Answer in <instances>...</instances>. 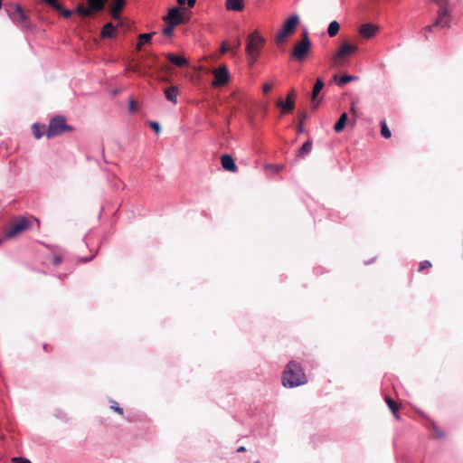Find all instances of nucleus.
Here are the masks:
<instances>
[{"label":"nucleus","instance_id":"1","mask_svg":"<svg viewBox=\"0 0 463 463\" xmlns=\"http://www.w3.org/2000/svg\"><path fill=\"white\" fill-rule=\"evenodd\" d=\"M307 378L299 364L289 362L282 375V384L286 388H294L305 384Z\"/></svg>","mask_w":463,"mask_h":463},{"label":"nucleus","instance_id":"2","mask_svg":"<svg viewBox=\"0 0 463 463\" xmlns=\"http://www.w3.org/2000/svg\"><path fill=\"white\" fill-rule=\"evenodd\" d=\"M265 39L260 36L258 31H254L247 37L245 52L250 66H253L258 60L260 52L263 48Z\"/></svg>","mask_w":463,"mask_h":463},{"label":"nucleus","instance_id":"3","mask_svg":"<svg viewBox=\"0 0 463 463\" xmlns=\"http://www.w3.org/2000/svg\"><path fill=\"white\" fill-rule=\"evenodd\" d=\"M72 130L73 128L66 123L65 118L57 116L50 120L48 128L45 132V136L48 138H52L56 136L61 135L64 132Z\"/></svg>","mask_w":463,"mask_h":463},{"label":"nucleus","instance_id":"4","mask_svg":"<svg viewBox=\"0 0 463 463\" xmlns=\"http://www.w3.org/2000/svg\"><path fill=\"white\" fill-rule=\"evenodd\" d=\"M300 19L298 14L291 15L288 18L282 29L276 34L275 42L277 43H284L290 35H292L299 24Z\"/></svg>","mask_w":463,"mask_h":463},{"label":"nucleus","instance_id":"5","mask_svg":"<svg viewBox=\"0 0 463 463\" xmlns=\"http://www.w3.org/2000/svg\"><path fill=\"white\" fill-rule=\"evenodd\" d=\"M310 51L311 42L308 37V33L304 31L302 33V39L294 45L291 56L293 59L301 61L306 59Z\"/></svg>","mask_w":463,"mask_h":463},{"label":"nucleus","instance_id":"6","mask_svg":"<svg viewBox=\"0 0 463 463\" xmlns=\"http://www.w3.org/2000/svg\"><path fill=\"white\" fill-rule=\"evenodd\" d=\"M30 221L26 218H19L17 220H14L9 223V225L5 230V237L6 239H12L25 230H27L30 226Z\"/></svg>","mask_w":463,"mask_h":463},{"label":"nucleus","instance_id":"7","mask_svg":"<svg viewBox=\"0 0 463 463\" xmlns=\"http://www.w3.org/2000/svg\"><path fill=\"white\" fill-rule=\"evenodd\" d=\"M88 7L83 4H79L76 8V13L82 16H91L93 13L100 12L104 9L107 0H87Z\"/></svg>","mask_w":463,"mask_h":463},{"label":"nucleus","instance_id":"8","mask_svg":"<svg viewBox=\"0 0 463 463\" xmlns=\"http://www.w3.org/2000/svg\"><path fill=\"white\" fill-rule=\"evenodd\" d=\"M357 51V46L348 42H343L340 45L339 50L335 52L333 57V61L335 65L340 66L344 64V60L354 53Z\"/></svg>","mask_w":463,"mask_h":463},{"label":"nucleus","instance_id":"9","mask_svg":"<svg viewBox=\"0 0 463 463\" xmlns=\"http://www.w3.org/2000/svg\"><path fill=\"white\" fill-rule=\"evenodd\" d=\"M213 80L212 86L220 88L227 85L230 81V73L225 65L220 66L217 69L213 70Z\"/></svg>","mask_w":463,"mask_h":463},{"label":"nucleus","instance_id":"10","mask_svg":"<svg viewBox=\"0 0 463 463\" xmlns=\"http://www.w3.org/2000/svg\"><path fill=\"white\" fill-rule=\"evenodd\" d=\"M187 19L185 12H181L178 7L169 9L167 15L164 17L165 22L172 25L184 24Z\"/></svg>","mask_w":463,"mask_h":463},{"label":"nucleus","instance_id":"11","mask_svg":"<svg viewBox=\"0 0 463 463\" xmlns=\"http://www.w3.org/2000/svg\"><path fill=\"white\" fill-rule=\"evenodd\" d=\"M433 26L439 28H449L450 26V12L446 5L439 6Z\"/></svg>","mask_w":463,"mask_h":463},{"label":"nucleus","instance_id":"12","mask_svg":"<svg viewBox=\"0 0 463 463\" xmlns=\"http://www.w3.org/2000/svg\"><path fill=\"white\" fill-rule=\"evenodd\" d=\"M6 12L9 15V17L15 23L25 25L27 22V17L24 14L22 7L20 5H10L6 8Z\"/></svg>","mask_w":463,"mask_h":463},{"label":"nucleus","instance_id":"13","mask_svg":"<svg viewBox=\"0 0 463 463\" xmlns=\"http://www.w3.org/2000/svg\"><path fill=\"white\" fill-rule=\"evenodd\" d=\"M378 27L372 24H364L360 26L359 33L365 39H370L376 34Z\"/></svg>","mask_w":463,"mask_h":463},{"label":"nucleus","instance_id":"14","mask_svg":"<svg viewBox=\"0 0 463 463\" xmlns=\"http://www.w3.org/2000/svg\"><path fill=\"white\" fill-rule=\"evenodd\" d=\"M323 88H324V82H323L322 79L318 78L313 87V90L311 93V102H312V107L314 109H316L318 107V101L317 100V98Z\"/></svg>","mask_w":463,"mask_h":463},{"label":"nucleus","instance_id":"15","mask_svg":"<svg viewBox=\"0 0 463 463\" xmlns=\"http://www.w3.org/2000/svg\"><path fill=\"white\" fill-rule=\"evenodd\" d=\"M110 14L114 19H119L120 13L125 7L126 0H111Z\"/></svg>","mask_w":463,"mask_h":463},{"label":"nucleus","instance_id":"16","mask_svg":"<svg viewBox=\"0 0 463 463\" xmlns=\"http://www.w3.org/2000/svg\"><path fill=\"white\" fill-rule=\"evenodd\" d=\"M165 57L168 61L179 68L188 65V61L183 56L175 55L174 53H165Z\"/></svg>","mask_w":463,"mask_h":463},{"label":"nucleus","instance_id":"17","mask_svg":"<svg viewBox=\"0 0 463 463\" xmlns=\"http://www.w3.org/2000/svg\"><path fill=\"white\" fill-rule=\"evenodd\" d=\"M118 30L112 23H107L101 29V38H114L117 36Z\"/></svg>","mask_w":463,"mask_h":463},{"label":"nucleus","instance_id":"18","mask_svg":"<svg viewBox=\"0 0 463 463\" xmlns=\"http://www.w3.org/2000/svg\"><path fill=\"white\" fill-rule=\"evenodd\" d=\"M221 163L222 167L227 171L235 172L237 170L234 159L230 155L222 156Z\"/></svg>","mask_w":463,"mask_h":463},{"label":"nucleus","instance_id":"19","mask_svg":"<svg viewBox=\"0 0 463 463\" xmlns=\"http://www.w3.org/2000/svg\"><path fill=\"white\" fill-rule=\"evenodd\" d=\"M225 7L229 11L241 12L244 9V0H226Z\"/></svg>","mask_w":463,"mask_h":463},{"label":"nucleus","instance_id":"20","mask_svg":"<svg viewBox=\"0 0 463 463\" xmlns=\"http://www.w3.org/2000/svg\"><path fill=\"white\" fill-rule=\"evenodd\" d=\"M178 94H179V90L176 86H171V87L165 89V99L174 104L177 103Z\"/></svg>","mask_w":463,"mask_h":463},{"label":"nucleus","instance_id":"21","mask_svg":"<svg viewBox=\"0 0 463 463\" xmlns=\"http://www.w3.org/2000/svg\"><path fill=\"white\" fill-rule=\"evenodd\" d=\"M276 105L279 108H281L284 112H290L293 110L295 103L294 100L291 99V96H288L286 101L279 99Z\"/></svg>","mask_w":463,"mask_h":463},{"label":"nucleus","instance_id":"22","mask_svg":"<svg viewBox=\"0 0 463 463\" xmlns=\"http://www.w3.org/2000/svg\"><path fill=\"white\" fill-rule=\"evenodd\" d=\"M347 119H348V117H347V114L345 112L343 113L339 119L336 121V123L335 124L334 126V130L336 132V133H340L344 130L345 125H346V122H347Z\"/></svg>","mask_w":463,"mask_h":463},{"label":"nucleus","instance_id":"23","mask_svg":"<svg viewBox=\"0 0 463 463\" xmlns=\"http://www.w3.org/2000/svg\"><path fill=\"white\" fill-rule=\"evenodd\" d=\"M312 142L310 140H307V142H305L302 146L298 149V156L299 157H303L305 156L306 155H307L308 153H310V151L312 150Z\"/></svg>","mask_w":463,"mask_h":463},{"label":"nucleus","instance_id":"24","mask_svg":"<svg viewBox=\"0 0 463 463\" xmlns=\"http://www.w3.org/2000/svg\"><path fill=\"white\" fill-rule=\"evenodd\" d=\"M339 29H340L339 23L336 21H333L328 25L327 33L330 37H335L338 33Z\"/></svg>","mask_w":463,"mask_h":463},{"label":"nucleus","instance_id":"25","mask_svg":"<svg viewBox=\"0 0 463 463\" xmlns=\"http://www.w3.org/2000/svg\"><path fill=\"white\" fill-rule=\"evenodd\" d=\"M307 118V113L306 111H301L298 114L299 124L297 128L298 133H302L304 131V122Z\"/></svg>","mask_w":463,"mask_h":463},{"label":"nucleus","instance_id":"26","mask_svg":"<svg viewBox=\"0 0 463 463\" xmlns=\"http://www.w3.org/2000/svg\"><path fill=\"white\" fill-rule=\"evenodd\" d=\"M153 33H142L138 36V43H137V49L139 50L141 46L145 43H147L150 42L152 38Z\"/></svg>","mask_w":463,"mask_h":463},{"label":"nucleus","instance_id":"27","mask_svg":"<svg viewBox=\"0 0 463 463\" xmlns=\"http://www.w3.org/2000/svg\"><path fill=\"white\" fill-rule=\"evenodd\" d=\"M43 128H44V126H41L39 124H33V133L35 138L39 139L41 138L45 133L43 132Z\"/></svg>","mask_w":463,"mask_h":463},{"label":"nucleus","instance_id":"28","mask_svg":"<svg viewBox=\"0 0 463 463\" xmlns=\"http://www.w3.org/2000/svg\"><path fill=\"white\" fill-rule=\"evenodd\" d=\"M381 135L384 138H390L392 136V133H391L390 129L388 128L385 121L381 122Z\"/></svg>","mask_w":463,"mask_h":463},{"label":"nucleus","instance_id":"29","mask_svg":"<svg viewBox=\"0 0 463 463\" xmlns=\"http://www.w3.org/2000/svg\"><path fill=\"white\" fill-rule=\"evenodd\" d=\"M386 402H387L390 410L392 411L394 417L396 419H399V415L397 414V410H398L397 404L389 397L386 398Z\"/></svg>","mask_w":463,"mask_h":463},{"label":"nucleus","instance_id":"30","mask_svg":"<svg viewBox=\"0 0 463 463\" xmlns=\"http://www.w3.org/2000/svg\"><path fill=\"white\" fill-rule=\"evenodd\" d=\"M335 79L337 80V83L339 86H343V85L350 82L351 80H353L354 79V77H353L351 75H344V76L340 77L339 79H337V77L335 76Z\"/></svg>","mask_w":463,"mask_h":463},{"label":"nucleus","instance_id":"31","mask_svg":"<svg viewBox=\"0 0 463 463\" xmlns=\"http://www.w3.org/2000/svg\"><path fill=\"white\" fill-rule=\"evenodd\" d=\"M241 44V43L240 38H236L232 46H230V52H232V55H235L237 53V51L240 49Z\"/></svg>","mask_w":463,"mask_h":463},{"label":"nucleus","instance_id":"32","mask_svg":"<svg viewBox=\"0 0 463 463\" xmlns=\"http://www.w3.org/2000/svg\"><path fill=\"white\" fill-rule=\"evenodd\" d=\"M175 26V25H172L171 24H167V26L165 27L164 30H163V34L165 36H167V37L171 36L173 34L174 27Z\"/></svg>","mask_w":463,"mask_h":463},{"label":"nucleus","instance_id":"33","mask_svg":"<svg viewBox=\"0 0 463 463\" xmlns=\"http://www.w3.org/2000/svg\"><path fill=\"white\" fill-rule=\"evenodd\" d=\"M45 4L52 6L53 9H61V5H60L57 0H43Z\"/></svg>","mask_w":463,"mask_h":463},{"label":"nucleus","instance_id":"34","mask_svg":"<svg viewBox=\"0 0 463 463\" xmlns=\"http://www.w3.org/2000/svg\"><path fill=\"white\" fill-rule=\"evenodd\" d=\"M195 2L196 0H177V4L180 5V6H183L185 4H187V5L189 7H194V5H195Z\"/></svg>","mask_w":463,"mask_h":463},{"label":"nucleus","instance_id":"35","mask_svg":"<svg viewBox=\"0 0 463 463\" xmlns=\"http://www.w3.org/2000/svg\"><path fill=\"white\" fill-rule=\"evenodd\" d=\"M55 10L57 12H60L63 15V17H65V18H70L71 16V14H72V11L65 9L62 6H61V9H55Z\"/></svg>","mask_w":463,"mask_h":463},{"label":"nucleus","instance_id":"36","mask_svg":"<svg viewBox=\"0 0 463 463\" xmlns=\"http://www.w3.org/2000/svg\"><path fill=\"white\" fill-rule=\"evenodd\" d=\"M149 126L156 134L161 132V127L157 122L152 121L149 123Z\"/></svg>","mask_w":463,"mask_h":463},{"label":"nucleus","instance_id":"37","mask_svg":"<svg viewBox=\"0 0 463 463\" xmlns=\"http://www.w3.org/2000/svg\"><path fill=\"white\" fill-rule=\"evenodd\" d=\"M431 267V263L429 260H424L420 263L419 270L422 271Z\"/></svg>","mask_w":463,"mask_h":463},{"label":"nucleus","instance_id":"38","mask_svg":"<svg viewBox=\"0 0 463 463\" xmlns=\"http://www.w3.org/2000/svg\"><path fill=\"white\" fill-rule=\"evenodd\" d=\"M110 409L118 412L119 415H123V409L119 407L117 402H114V404L110 406Z\"/></svg>","mask_w":463,"mask_h":463},{"label":"nucleus","instance_id":"39","mask_svg":"<svg viewBox=\"0 0 463 463\" xmlns=\"http://www.w3.org/2000/svg\"><path fill=\"white\" fill-rule=\"evenodd\" d=\"M433 27H434L433 24H431V25H427L422 29L423 35L426 39L428 38V33L432 32Z\"/></svg>","mask_w":463,"mask_h":463},{"label":"nucleus","instance_id":"40","mask_svg":"<svg viewBox=\"0 0 463 463\" xmlns=\"http://www.w3.org/2000/svg\"><path fill=\"white\" fill-rule=\"evenodd\" d=\"M273 86L271 83L266 82L263 84L262 90L264 94L269 93L272 90Z\"/></svg>","mask_w":463,"mask_h":463},{"label":"nucleus","instance_id":"41","mask_svg":"<svg viewBox=\"0 0 463 463\" xmlns=\"http://www.w3.org/2000/svg\"><path fill=\"white\" fill-rule=\"evenodd\" d=\"M62 261V257L60 255H54L52 259V264L58 266Z\"/></svg>","mask_w":463,"mask_h":463},{"label":"nucleus","instance_id":"42","mask_svg":"<svg viewBox=\"0 0 463 463\" xmlns=\"http://www.w3.org/2000/svg\"><path fill=\"white\" fill-rule=\"evenodd\" d=\"M12 460L14 463H32L29 459L24 458H13Z\"/></svg>","mask_w":463,"mask_h":463},{"label":"nucleus","instance_id":"43","mask_svg":"<svg viewBox=\"0 0 463 463\" xmlns=\"http://www.w3.org/2000/svg\"><path fill=\"white\" fill-rule=\"evenodd\" d=\"M228 51H230V47L227 45L226 43H222V45H221V48H220V53L221 54H224Z\"/></svg>","mask_w":463,"mask_h":463},{"label":"nucleus","instance_id":"44","mask_svg":"<svg viewBox=\"0 0 463 463\" xmlns=\"http://www.w3.org/2000/svg\"><path fill=\"white\" fill-rule=\"evenodd\" d=\"M136 108H137V103L134 99H131L129 101V106H128V109L130 112H134L136 110Z\"/></svg>","mask_w":463,"mask_h":463},{"label":"nucleus","instance_id":"45","mask_svg":"<svg viewBox=\"0 0 463 463\" xmlns=\"http://www.w3.org/2000/svg\"><path fill=\"white\" fill-rule=\"evenodd\" d=\"M434 2L438 6L446 5L448 3V0H431Z\"/></svg>","mask_w":463,"mask_h":463},{"label":"nucleus","instance_id":"46","mask_svg":"<svg viewBox=\"0 0 463 463\" xmlns=\"http://www.w3.org/2000/svg\"><path fill=\"white\" fill-rule=\"evenodd\" d=\"M288 96H291V99L296 96V91L294 90H291Z\"/></svg>","mask_w":463,"mask_h":463},{"label":"nucleus","instance_id":"47","mask_svg":"<svg viewBox=\"0 0 463 463\" xmlns=\"http://www.w3.org/2000/svg\"><path fill=\"white\" fill-rule=\"evenodd\" d=\"M351 112H352L353 114H354V115L356 114V109H355V106H354V103H352V106H351Z\"/></svg>","mask_w":463,"mask_h":463},{"label":"nucleus","instance_id":"48","mask_svg":"<svg viewBox=\"0 0 463 463\" xmlns=\"http://www.w3.org/2000/svg\"><path fill=\"white\" fill-rule=\"evenodd\" d=\"M160 80L163 81V82H169V79L168 78H165V77H162L160 78Z\"/></svg>","mask_w":463,"mask_h":463},{"label":"nucleus","instance_id":"49","mask_svg":"<svg viewBox=\"0 0 463 463\" xmlns=\"http://www.w3.org/2000/svg\"><path fill=\"white\" fill-rule=\"evenodd\" d=\"M131 71H134V72H138V69H137V66L132 68Z\"/></svg>","mask_w":463,"mask_h":463},{"label":"nucleus","instance_id":"50","mask_svg":"<svg viewBox=\"0 0 463 463\" xmlns=\"http://www.w3.org/2000/svg\"><path fill=\"white\" fill-rule=\"evenodd\" d=\"M245 450V448L244 447H241L238 449V451H244Z\"/></svg>","mask_w":463,"mask_h":463},{"label":"nucleus","instance_id":"51","mask_svg":"<svg viewBox=\"0 0 463 463\" xmlns=\"http://www.w3.org/2000/svg\"><path fill=\"white\" fill-rule=\"evenodd\" d=\"M276 169H277V171H279L281 169V167L276 166Z\"/></svg>","mask_w":463,"mask_h":463}]
</instances>
